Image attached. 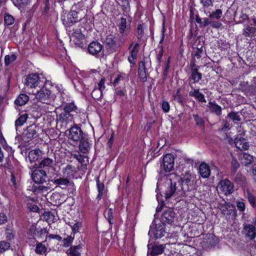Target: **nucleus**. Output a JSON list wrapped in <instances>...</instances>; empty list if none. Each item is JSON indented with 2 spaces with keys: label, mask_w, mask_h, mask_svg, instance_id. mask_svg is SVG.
<instances>
[{
  "label": "nucleus",
  "mask_w": 256,
  "mask_h": 256,
  "mask_svg": "<svg viewBox=\"0 0 256 256\" xmlns=\"http://www.w3.org/2000/svg\"><path fill=\"white\" fill-rule=\"evenodd\" d=\"M35 98L42 104H50L54 100L55 96L44 86L35 94Z\"/></svg>",
  "instance_id": "nucleus-1"
},
{
  "label": "nucleus",
  "mask_w": 256,
  "mask_h": 256,
  "mask_svg": "<svg viewBox=\"0 0 256 256\" xmlns=\"http://www.w3.org/2000/svg\"><path fill=\"white\" fill-rule=\"evenodd\" d=\"M70 41L78 47L83 48L86 45L85 36L80 28L73 29L70 36Z\"/></svg>",
  "instance_id": "nucleus-2"
},
{
  "label": "nucleus",
  "mask_w": 256,
  "mask_h": 256,
  "mask_svg": "<svg viewBox=\"0 0 256 256\" xmlns=\"http://www.w3.org/2000/svg\"><path fill=\"white\" fill-rule=\"evenodd\" d=\"M44 79V78L42 76L41 77L37 74H30L26 78V84L30 88L42 86L45 83Z\"/></svg>",
  "instance_id": "nucleus-3"
},
{
  "label": "nucleus",
  "mask_w": 256,
  "mask_h": 256,
  "mask_svg": "<svg viewBox=\"0 0 256 256\" xmlns=\"http://www.w3.org/2000/svg\"><path fill=\"white\" fill-rule=\"evenodd\" d=\"M124 37L120 38L118 42L115 40V37L112 34L108 36L104 41V44L106 48L112 52L116 51V49L120 46V44L124 42Z\"/></svg>",
  "instance_id": "nucleus-4"
},
{
  "label": "nucleus",
  "mask_w": 256,
  "mask_h": 256,
  "mask_svg": "<svg viewBox=\"0 0 256 256\" xmlns=\"http://www.w3.org/2000/svg\"><path fill=\"white\" fill-rule=\"evenodd\" d=\"M38 128L35 124H32L28 126L26 130L24 132L22 136V140L24 143H28L32 140L34 138L38 136Z\"/></svg>",
  "instance_id": "nucleus-5"
},
{
  "label": "nucleus",
  "mask_w": 256,
  "mask_h": 256,
  "mask_svg": "<svg viewBox=\"0 0 256 256\" xmlns=\"http://www.w3.org/2000/svg\"><path fill=\"white\" fill-rule=\"evenodd\" d=\"M166 232L164 224L159 223L151 226L148 234H153L156 238L164 236Z\"/></svg>",
  "instance_id": "nucleus-6"
},
{
  "label": "nucleus",
  "mask_w": 256,
  "mask_h": 256,
  "mask_svg": "<svg viewBox=\"0 0 256 256\" xmlns=\"http://www.w3.org/2000/svg\"><path fill=\"white\" fill-rule=\"evenodd\" d=\"M33 180L36 184H42L46 182L48 180V176L46 172L42 170H35L32 174Z\"/></svg>",
  "instance_id": "nucleus-7"
},
{
  "label": "nucleus",
  "mask_w": 256,
  "mask_h": 256,
  "mask_svg": "<svg viewBox=\"0 0 256 256\" xmlns=\"http://www.w3.org/2000/svg\"><path fill=\"white\" fill-rule=\"evenodd\" d=\"M218 188L225 195L230 194L234 191L232 184L228 179L221 180L218 184Z\"/></svg>",
  "instance_id": "nucleus-8"
},
{
  "label": "nucleus",
  "mask_w": 256,
  "mask_h": 256,
  "mask_svg": "<svg viewBox=\"0 0 256 256\" xmlns=\"http://www.w3.org/2000/svg\"><path fill=\"white\" fill-rule=\"evenodd\" d=\"M165 187L166 189L164 190V194L166 200L176 194L178 188L176 186V183H172L171 180H168Z\"/></svg>",
  "instance_id": "nucleus-9"
},
{
  "label": "nucleus",
  "mask_w": 256,
  "mask_h": 256,
  "mask_svg": "<svg viewBox=\"0 0 256 256\" xmlns=\"http://www.w3.org/2000/svg\"><path fill=\"white\" fill-rule=\"evenodd\" d=\"M68 138L74 142L81 140L83 138V132L81 128L76 126L72 127L69 130Z\"/></svg>",
  "instance_id": "nucleus-10"
},
{
  "label": "nucleus",
  "mask_w": 256,
  "mask_h": 256,
  "mask_svg": "<svg viewBox=\"0 0 256 256\" xmlns=\"http://www.w3.org/2000/svg\"><path fill=\"white\" fill-rule=\"evenodd\" d=\"M162 166L166 172H170L174 168V158L172 154H168L164 156Z\"/></svg>",
  "instance_id": "nucleus-11"
},
{
  "label": "nucleus",
  "mask_w": 256,
  "mask_h": 256,
  "mask_svg": "<svg viewBox=\"0 0 256 256\" xmlns=\"http://www.w3.org/2000/svg\"><path fill=\"white\" fill-rule=\"evenodd\" d=\"M218 208L220 210L221 213L226 217L231 214L235 209V207L233 204L226 202H224L223 203H219Z\"/></svg>",
  "instance_id": "nucleus-12"
},
{
  "label": "nucleus",
  "mask_w": 256,
  "mask_h": 256,
  "mask_svg": "<svg viewBox=\"0 0 256 256\" xmlns=\"http://www.w3.org/2000/svg\"><path fill=\"white\" fill-rule=\"evenodd\" d=\"M57 120L58 122L64 124L74 122L73 115L70 112L64 111L57 116Z\"/></svg>",
  "instance_id": "nucleus-13"
},
{
  "label": "nucleus",
  "mask_w": 256,
  "mask_h": 256,
  "mask_svg": "<svg viewBox=\"0 0 256 256\" xmlns=\"http://www.w3.org/2000/svg\"><path fill=\"white\" fill-rule=\"evenodd\" d=\"M77 13L76 11H72L69 14H64L62 16V20L64 24L68 26L76 22Z\"/></svg>",
  "instance_id": "nucleus-14"
},
{
  "label": "nucleus",
  "mask_w": 256,
  "mask_h": 256,
  "mask_svg": "<svg viewBox=\"0 0 256 256\" xmlns=\"http://www.w3.org/2000/svg\"><path fill=\"white\" fill-rule=\"evenodd\" d=\"M102 46L97 41L91 42L88 46V52L93 56H97L102 51Z\"/></svg>",
  "instance_id": "nucleus-15"
},
{
  "label": "nucleus",
  "mask_w": 256,
  "mask_h": 256,
  "mask_svg": "<svg viewBox=\"0 0 256 256\" xmlns=\"http://www.w3.org/2000/svg\"><path fill=\"white\" fill-rule=\"evenodd\" d=\"M234 144L237 148L241 151L248 149L249 143L242 137H236L234 139Z\"/></svg>",
  "instance_id": "nucleus-16"
},
{
  "label": "nucleus",
  "mask_w": 256,
  "mask_h": 256,
  "mask_svg": "<svg viewBox=\"0 0 256 256\" xmlns=\"http://www.w3.org/2000/svg\"><path fill=\"white\" fill-rule=\"evenodd\" d=\"M242 34L245 38H252L256 36V28L246 24L242 30Z\"/></svg>",
  "instance_id": "nucleus-17"
},
{
  "label": "nucleus",
  "mask_w": 256,
  "mask_h": 256,
  "mask_svg": "<svg viewBox=\"0 0 256 256\" xmlns=\"http://www.w3.org/2000/svg\"><path fill=\"white\" fill-rule=\"evenodd\" d=\"M118 30L120 34L127 36L130 32V25L126 24V18H121L118 24Z\"/></svg>",
  "instance_id": "nucleus-18"
},
{
  "label": "nucleus",
  "mask_w": 256,
  "mask_h": 256,
  "mask_svg": "<svg viewBox=\"0 0 256 256\" xmlns=\"http://www.w3.org/2000/svg\"><path fill=\"white\" fill-rule=\"evenodd\" d=\"M174 216V212L171 210H168L163 212L160 218L161 223L170 224L173 222Z\"/></svg>",
  "instance_id": "nucleus-19"
},
{
  "label": "nucleus",
  "mask_w": 256,
  "mask_h": 256,
  "mask_svg": "<svg viewBox=\"0 0 256 256\" xmlns=\"http://www.w3.org/2000/svg\"><path fill=\"white\" fill-rule=\"evenodd\" d=\"M76 172V170L75 166H72L70 164H68L64 168L63 174L65 177L70 178L74 177Z\"/></svg>",
  "instance_id": "nucleus-20"
},
{
  "label": "nucleus",
  "mask_w": 256,
  "mask_h": 256,
  "mask_svg": "<svg viewBox=\"0 0 256 256\" xmlns=\"http://www.w3.org/2000/svg\"><path fill=\"white\" fill-rule=\"evenodd\" d=\"M199 172L203 178H208L210 174L209 166L205 163H202L199 166Z\"/></svg>",
  "instance_id": "nucleus-21"
},
{
  "label": "nucleus",
  "mask_w": 256,
  "mask_h": 256,
  "mask_svg": "<svg viewBox=\"0 0 256 256\" xmlns=\"http://www.w3.org/2000/svg\"><path fill=\"white\" fill-rule=\"evenodd\" d=\"M48 244L44 242H39L37 244L35 252L36 254L41 256H46L47 253Z\"/></svg>",
  "instance_id": "nucleus-22"
},
{
  "label": "nucleus",
  "mask_w": 256,
  "mask_h": 256,
  "mask_svg": "<svg viewBox=\"0 0 256 256\" xmlns=\"http://www.w3.org/2000/svg\"><path fill=\"white\" fill-rule=\"evenodd\" d=\"M78 148L80 152L84 154L88 153L90 149V144L88 140L82 139L79 144Z\"/></svg>",
  "instance_id": "nucleus-23"
},
{
  "label": "nucleus",
  "mask_w": 256,
  "mask_h": 256,
  "mask_svg": "<svg viewBox=\"0 0 256 256\" xmlns=\"http://www.w3.org/2000/svg\"><path fill=\"white\" fill-rule=\"evenodd\" d=\"M42 152L39 149L30 150L28 153V158L31 163L36 161L40 157Z\"/></svg>",
  "instance_id": "nucleus-24"
},
{
  "label": "nucleus",
  "mask_w": 256,
  "mask_h": 256,
  "mask_svg": "<svg viewBox=\"0 0 256 256\" xmlns=\"http://www.w3.org/2000/svg\"><path fill=\"white\" fill-rule=\"evenodd\" d=\"M194 179V176L189 172H186L185 174H182L180 178L181 183L182 185L186 184L189 186L192 184V180Z\"/></svg>",
  "instance_id": "nucleus-25"
},
{
  "label": "nucleus",
  "mask_w": 256,
  "mask_h": 256,
  "mask_svg": "<svg viewBox=\"0 0 256 256\" xmlns=\"http://www.w3.org/2000/svg\"><path fill=\"white\" fill-rule=\"evenodd\" d=\"M39 184H37L33 185L32 186V192L36 194L47 192L50 189L49 188Z\"/></svg>",
  "instance_id": "nucleus-26"
},
{
  "label": "nucleus",
  "mask_w": 256,
  "mask_h": 256,
  "mask_svg": "<svg viewBox=\"0 0 256 256\" xmlns=\"http://www.w3.org/2000/svg\"><path fill=\"white\" fill-rule=\"evenodd\" d=\"M190 96H194L199 102H206L204 94L200 92L199 90H194L193 91H190L189 92Z\"/></svg>",
  "instance_id": "nucleus-27"
},
{
  "label": "nucleus",
  "mask_w": 256,
  "mask_h": 256,
  "mask_svg": "<svg viewBox=\"0 0 256 256\" xmlns=\"http://www.w3.org/2000/svg\"><path fill=\"white\" fill-rule=\"evenodd\" d=\"M28 100L29 98L28 95L25 94H22L15 100V104L16 105L23 106L28 101Z\"/></svg>",
  "instance_id": "nucleus-28"
},
{
  "label": "nucleus",
  "mask_w": 256,
  "mask_h": 256,
  "mask_svg": "<svg viewBox=\"0 0 256 256\" xmlns=\"http://www.w3.org/2000/svg\"><path fill=\"white\" fill-rule=\"evenodd\" d=\"M164 245H154L152 246L150 252L152 256H157L162 254L164 252Z\"/></svg>",
  "instance_id": "nucleus-29"
},
{
  "label": "nucleus",
  "mask_w": 256,
  "mask_h": 256,
  "mask_svg": "<svg viewBox=\"0 0 256 256\" xmlns=\"http://www.w3.org/2000/svg\"><path fill=\"white\" fill-rule=\"evenodd\" d=\"M54 184H55L60 186H68L70 181L68 178H54L52 180Z\"/></svg>",
  "instance_id": "nucleus-30"
},
{
  "label": "nucleus",
  "mask_w": 256,
  "mask_h": 256,
  "mask_svg": "<svg viewBox=\"0 0 256 256\" xmlns=\"http://www.w3.org/2000/svg\"><path fill=\"white\" fill-rule=\"evenodd\" d=\"M202 78V74L198 72V68H194L192 70L191 78L194 82H198Z\"/></svg>",
  "instance_id": "nucleus-31"
},
{
  "label": "nucleus",
  "mask_w": 256,
  "mask_h": 256,
  "mask_svg": "<svg viewBox=\"0 0 256 256\" xmlns=\"http://www.w3.org/2000/svg\"><path fill=\"white\" fill-rule=\"evenodd\" d=\"M242 162L245 165L250 164L253 161V156L247 153H243L242 157L240 158Z\"/></svg>",
  "instance_id": "nucleus-32"
},
{
  "label": "nucleus",
  "mask_w": 256,
  "mask_h": 256,
  "mask_svg": "<svg viewBox=\"0 0 256 256\" xmlns=\"http://www.w3.org/2000/svg\"><path fill=\"white\" fill-rule=\"evenodd\" d=\"M28 118V114L25 113L21 116L16 120L15 126L16 128L18 126H22L26 122Z\"/></svg>",
  "instance_id": "nucleus-33"
},
{
  "label": "nucleus",
  "mask_w": 256,
  "mask_h": 256,
  "mask_svg": "<svg viewBox=\"0 0 256 256\" xmlns=\"http://www.w3.org/2000/svg\"><path fill=\"white\" fill-rule=\"evenodd\" d=\"M245 228L248 230V236L251 239H254L256 236V228L252 225L248 224L246 226Z\"/></svg>",
  "instance_id": "nucleus-34"
},
{
  "label": "nucleus",
  "mask_w": 256,
  "mask_h": 256,
  "mask_svg": "<svg viewBox=\"0 0 256 256\" xmlns=\"http://www.w3.org/2000/svg\"><path fill=\"white\" fill-rule=\"evenodd\" d=\"M211 112H215L218 115L221 114V107L218 104L210 102L208 103V106Z\"/></svg>",
  "instance_id": "nucleus-35"
},
{
  "label": "nucleus",
  "mask_w": 256,
  "mask_h": 256,
  "mask_svg": "<svg viewBox=\"0 0 256 256\" xmlns=\"http://www.w3.org/2000/svg\"><path fill=\"white\" fill-rule=\"evenodd\" d=\"M96 186L98 190V194L96 198L98 200H100L103 194V192L104 188V186L103 183L100 182L99 180V179L98 178L96 180Z\"/></svg>",
  "instance_id": "nucleus-36"
},
{
  "label": "nucleus",
  "mask_w": 256,
  "mask_h": 256,
  "mask_svg": "<svg viewBox=\"0 0 256 256\" xmlns=\"http://www.w3.org/2000/svg\"><path fill=\"white\" fill-rule=\"evenodd\" d=\"M222 10L220 9H218L216 10L215 11L212 12V13H210L208 16L210 18H216V20H218L222 17Z\"/></svg>",
  "instance_id": "nucleus-37"
},
{
  "label": "nucleus",
  "mask_w": 256,
  "mask_h": 256,
  "mask_svg": "<svg viewBox=\"0 0 256 256\" xmlns=\"http://www.w3.org/2000/svg\"><path fill=\"white\" fill-rule=\"evenodd\" d=\"M53 160L50 158H46L42 160L40 163V168L50 167L52 166Z\"/></svg>",
  "instance_id": "nucleus-38"
},
{
  "label": "nucleus",
  "mask_w": 256,
  "mask_h": 256,
  "mask_svg": "<svg viewBox=\"0 0 256 256\" xmlns=\"http://www.w3.org/2000/svg\"><path fill=\"white\" fill-rule=\"evenodd\" d=\"M112 208H110L108 210H106L104 212V216L105 218L108 220L109 224L112 225L113 224L112 222Z\"/></svg>",
  "instance_id": "nucleus-39"
},
{
  "label": "nucleus",
  "mask_w": 256,
  "mask_h": 256,
  "mask_svg": "<svg viewBox=\"0 0 256 256\" xmlns=\"http://www.w3.org/2000/svg\"><path fill=\"white\" fill-rule=\"evenodd\" d=\"M29 0H16L13 2L14 5L20 9L26 6L29 3Z\"/></svg>",
  "instance_id": "nucleus-40"
},
{
  "label": "nucleus",
  "mask_w": 256,
  "mask_h": 256,
  "mask_svg": "<svg viewBox=\"0 0 256 256\" xmlns=\"http://www.w3.org/2000/svg\"><path fill=\"white\" fill-rule=\"evenodd\" d=\"M77 107L73 102L66 104L64 106V111L70 113L71 112L74 111L76 109Z\"/></svg>",
  "instance_id": "nucleus-41"
},
{
  "label": "nucleus",
  "mask_w": 256,
  "mask_h": 256,
  "mask_svg": "<svg viewBox=\"0 0 256 256\" xmlns=\"http://www.w3.org/2000/svg\"><path fill=\"white\" fill-rule=\"evenodd\" d=\"M16 56L14 54L6 55L4 58V62L6 66H8L12 62L16 60Z\"/></svg>",
  "instance_id": "nucleus-42"
},
{
  "label": "nucleus",
  "mask_w": 256,
  "mask_h": 256,
  "mask_svg": "<svg viewBox=\"0 0 256 256\" xmlns=\"http://www.w3.org/2000/svg\"><path fill=\"white\" fill-rule=\"evenodd\" d=\"M4 20L5 23L7 25H12L14 23V17L8 14H4Z\"/></svg>",
  "instance_id": "nucleus-43"
},
{
  "label": "nucleus",
  "mask_w": 256,
  "mask_h": 256,
  "mask_svg": "<svg viewBox=\"0 0 256 256\" xmlns=\"http://www.w3.org/2000/svg\"><path fill=\"white\" fill-rule=\"evenodd\" d=\"M200 2L202 6V8L205 10L213 6V0H200Z\"/></svg>",
  "instance_id": "nucleus-44"
},
{
  "label": "nucleus",
  "mask_w": 256,
  "mask_h": 256,
  "mask_svg": "<svg viewBox=\"0 0 256 256\" xmlns=\"http://www.w3.org/2000/svg\"><path fill=\"white\" fill-rule=\"evenodd\" d=\"M231 165L232 172L233 173H235L236 172L240 166L239 162L235 158H233L232 159Z\"/></svg>",
  "instance_id": "nucleus-45"
},
{
  "label": "nucleus",
  "mask_w": 256,
  "mask_h": 256,
  "mask_svg": "<svg viewBox=\"0 0 256 256\" xmlns=\"http://www.w3.org/2000/svg\"><path fill=\"white\" fill-rule=\"evenodd\" d=\"M78 248H79L78 246H71L68 250V254L71 255L72 256H78L80 254L78 251Z\"/></svg>",
  "instance_id": "nucleus-46"
},
{
  "label": "nucleus",
  "mask_w": 256,
  "mask_h": 256,
  "mask_svg": "<svg viewBox=\"0 0 256 256\" xmlns=\"http://www.w3.org/2000/svg\"><path fill=\"white\" fill-rule=\"evenodd\" d=\"M102 91L95 88L92 92V96L94 98L98 100L102 97Z\"/></svg>",
  "instance_id": "nucleus-47"
},
{
  "label": "nucleus",
  "mask_w": 256,
  "mask_h": 256,
  "mask_svg": "<svg viewBox=\"0 0 256 256\" xmlns=\"http://www.w3.org/2000/svg\"><path fill=\"white\" fill-rule=\"evenodd\" d=\"M138 46L139 44L138 43L136 44L131 51L130 56L132 60H134L136 58L137 54L138 51Z\"/></svg>",
  "instance_id": "nucleus-48"
},
{
  "label": "nucleus",
  "mask_w": 256,
  "mask_h": 256,
  "mask_svg": "<svg viewBox=\"0 0 256 256\" xmlns=\"http://www.w3.org/2000/svg\"><path fill=\"white\" fill-rule=\"evenodd\" d=\"M229 118L233 121L239 122L241 120L240 117L237 112H232L228 114Z\"/></svg>",
  "instance_id": "nucleus-49"
},
{
  "label": "nucleus",
  "mask_w": 256,
  "mask_h": 256,
  "mask_svg": "<svg viewBox=\"0 0 256 256\" xmlns=\"http://www.w3.org/2000/svg\"><path fill=\"white\" fill-rule=\"evenodd\" d=\"M10 244L5 241L0 242V252H2L8 250L10 248Z\"/></svg>",
  "instance_id": "nucleus-50"
},
{
  "label": "nucleus",
  "mask_w": 256,
  "mask_h": 256,
  "mask_svg": "<svg viewBox=\"0 0 256 256\" xmlns=\"http://www.w3.org/2000/svg\"><path fill=\"white\" fill-rule=\"evenodd\" d=\"M72 156L74 158H76V160H78V161L82 164H83L84 162V159L86 158V156H82L80 154H72Z\"/></svg>",
  "instance_id": "nucleus-51"
},
{
  "label": "nucleus",
  "mask_w": 256,
  "mask_h": 256,
  "mask_svg": "<svg viewBox=\"0 0 256 256\" xmlns=\"http://www.w3.org/2000/svg\"><path fill=\"white\" fill-rule=\"evenodd\" d=\"M48 234V230L46 228L36 230L35 234H37L40 237L46 236Z\"/></svg>",
  "instance_id": "nucleus-52"
},
{
  "label": "nucleus",
  "mask_w": 256,
  "mask_h": 256,
  "mask_svg": "<svg viewBox=\"0 0 256 256\" xmlns=\"http://www.w3.org/2000/svg\"><path fill=\"white\" fill-rule=\"evenodd\" d=\"M138 76L140 81L144 82L146 80V74L144 69L138 70Z\"/></svg>",
  "instance_id": "nucleus-53"
},
{
  "label": "nucleus",
  "mask_w": 256,
  "mask_h": 256,
  "mask_svg": "<svg viewBox=\"0 0 256 256\" xmlns=\"http://www.w3.org/2000/svg\"><path fill=\"white\" fill-rule=\"evenodd\" d=\"M248 200L250 204V205L252 207H254L256 206L255 197L252 194H250V192H248Z\"/></svg>",
  "instance_id": "nucleus-54"
},
{
  "label": "nucleus",
  "mask_w": 256,
  "mask_h": 256,
  "mask_svg": "<svg viewBox=\"0 0 256 256\" xmlns=\"http://www.w3.org/2000/svg\"><path fill=\"white\" fill-rule=\"evenodd\" d=\"M138 38H140L144 34V26L142 24H139L137 28Z\"/></svg>",
  "instance_id": "nucleus-55"
},
{
  "label": "nucleus",
  "mask_w": 256,
  "mask_h": 256,
  "mask_svg": "<svg viewBox=\"0 0 256 256\" xmlns=\"http://www.w3.org/2000/svg\"><path fill=\"white\" fill-rule=\"evenodd\" d=\"M72 228V230L74 232H76L78 231L80 228L82 226V223L80 222L74 223L73 225L70 224Z\"/></svg>",
  "instance_id": "nucleus-56"
},
{
  "label": "nucleus",
  "mask_w": 256,
  "mask_h": 256,
  "mask_svg": "<svg viewBox=\"0 0 256 256\" xmlns=\"http://www.w3.org/2000/svg\"><path fill=\"white\" fill-rule=\"evenodd\" d=\"M162 108L164 112H168L170 109L169 103L166 101H164L162 104Z\"/></svg>",
  "instance_id": "nucleus-57"
},
{
  "label": "nucleus",
  "mask_w": 256,
  "mask_h": 256,
  "mask_svg": "<svg viewBox=\"0 0 256 256\" xmlns=\"http://www.w3.org/2000/svg\"><path fill=\"white\" fill-rule=\"evenodd\" d=\"M105 79L104 78H102L100 80V82H98V88H96L102 91L105 89Z\"/></svg>",
  "instance_id": "nucleus-58"
},
{
  "label": "nucleus",
  "mask_w": 256,
  "mask_h": 256,
  "mask_svg": "<svg viewBox=\"0 0 256 256\" xmlns=\"http://www.w3.org/2000/svg\"><path fill=\"white\" fill-rule=\"evenodd\" d=\"M194 120L196 122V124L198 126H202L204 122L202 118L197 114L194 115Z\"/></svg>",
  "instance_id": "nucleus-59"
},
{
  "label": "nucleus",
  "mask_w": 256,
  "mask_h": 256,
  "mask_svg": "<svg viewBox=\"0 0 256 256\" xmlns=\"http://www.w3.org/2000/svg\"><path fill=\"white\" fill-rule=\"evenodd\" d=\"M7 216L4 213H0V224H4L7 222Z\"/></svg>",
  "instance_id": "nucleus-60"
},
{
  "label": "nucleus",
  "mask_w": 256,
  "mask_h": 256,
  "mask_svg": "<svg viewBox=\"0 0 256 256\" xmlns=\"http://www.w3.org/2000/svg\"><path fill=\"white\" fill-rule=\"evenodd\" d=\"M240 18L242 20H240V23H243L245 20H248V16L244 13L242 12L240 14Z\"/></svg>",
  "instance_id": "nucleus-61"
},
{
  "label": "nucleus",
  "mask_w": 256,
  "mask_h": 256,
  "mask_svg": "<svg viewBox=\"0 0 256 256\" xmlns=\"http://www.w3.org/2000/svg\"><path fill=\"white\" fill-rule=\"evenodd\" d=\"M212 22V20H210L208 18H203L202 21V28L206 27L209 24H210Z\"/></svg>",
  "instance_id": "nucleus-62"
},
{
  "label": "nucleus",
  "mask_w": 256,
  "mask_h": 256,
  "mask_svg": "<svg viewBox=\"0 0 256 256\" xmlns=\"http://www.w3.org/2000/svg\"><path fill=\"white\" fill-rule=\"evenodd\" d=\"M238 209L240 211H244L245 209L244 204L242 202H238L236 204Z\"/></svg>",
  "instance_id": "nucleus-63"
},
{
  "label": "nucleus",
  "mask_w": 256,
  "mask_h": 256,
  "mask_svg": "<svg viewBox=\"0 0 256 256\" xmlns=\"http://www.w3.org/2000/svg\"><path fill=\"white\" fill-rule=\"evenodd\" d=\"M130 0H122V4L124 9L130 7Z\"/></svg>",
  "instance_id": "nucleus-64"
}]
</instances>
